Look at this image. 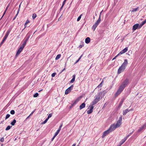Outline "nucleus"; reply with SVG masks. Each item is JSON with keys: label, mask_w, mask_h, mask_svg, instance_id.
Segmentation results:
<instances>
[{"label": "nucleus", "mask_w": 146, "mask_h": 146, "mask_svg": "<svg viewBox=\"0 0 146 146\" xmlns=\"http://www.w3.org/2000/svg\"><path fill=\"white\" fill-rule=\"evenodd\" d=\"M125 68L124 66H121L119 68L118 71H117V74H120L122 72H123L124 70L125 69Z\"/></svg>", "instance_id": "obj_5"}, {"label": "nucleus", "mask_w": 146, "mask_h": 146, "mask_svg": "<svg viewBox=\"0 0 146 146\" xmlns=\"http://www.w3.org/2000/svg\"><path fill=\"white\" fill-rule=\"evenodd\" d=\"M38 93H36L34 95L33 97H36L38 96Z\"/></svg>", "instance_id": "obj_40"}, {"label": "nucleus", "mask_w": 146, "mask_h": 146, "mask_svg": "<svg viewBox=\"0 0 146 146\" xmlns=\"http://www.w3.org/2000/svg\"><path fill=\"white\" fill-rule=\"evenodd\" d=\"M65 68H64V69H63L61 71V72H62L63 71H64V70H65Z\"/></svg>", "instance_id": "obj_62"}, {"label": "nucleus", "mask_w": 146, "mask_h": 146, "mask_svg": "<svg viewBox=\"0 0 146 146\" xmlns=\"http://www.w3.org/2000/svg\"><path fill=\"white\" fill-rule=\"evenodd\" d=\"M59 132V131H57L54 134L55 136H56L58 134Z\"/></svg>", "instance_id": "obj_45"}, {"label": "nucleus", "mask_w": 146, "mask_h": 146, "mask_svg": "<svg viewBox=\"0 0 146 146\" xmlns=\"http://www.w3.org/2000/svg\"><path fill=\"white\" fill-rule=\"evenodd\" d=\"M16 120L15 119H14V120H13V121L11 122V124L12 126H13L15 125V123H16Z\"/></svg>", "instance_id": "obj_21"}, {"label": "nucleus", "mask_w": 146, "mask_h": 146, "mask_svg": "<svg viewBox=\"0 0 146 146\" xmlns=\"http://www.w3.org/2000/svg\"><path fill=\"white\" fill-rule=\"evenodd\" d=\"M85 104L84 103H82L80 106V110H81L85 107Z\"/></svg>", "instance_id": "obj_17"}, {"label": "nucleus", "mask_w": 146, "mask_h": 146, "mask_svg": "<svg viewBox=\"0 0 146 146\" xmlns=\"http://www.w3.org/2000/svg\"><path fill=\"white\" fill-rule=\"evenodd\" d=\"M129 79L126 78L121 83L119 86L124 89L126 86L129 84Z\"/></svg>", "instance_id": "obj_2"}, {"label": "nucleus", "mask_w": 146, "mask_h": 146, "mask_svg": "<svg viewBox=\"0 0 146 146\" xmlns=\"http://www.w3.org/2000/svg\"><path fill=\"white\" fill-rule=\"evenodd\" d=\"M68 88V89H69V90H70V91H71V90H72V88H71V87H70H70H69Z\"/></svg>", "instance_id": "obj_57"}, {"label": "nucleus", "mask_w": 146, "mask_h": 146, "mask_svg": "<svg viewBox=\"0 0 146 146\" xmlns=\"http://www.w3.org/2000/svg\"><path fill=\"white\" fill-rule=\"evenodd\" d=\"M90 41V38L89 37H87L85 39V43L87 44H88L89 43Z\"/></svg>", "instance_id": "obj_14"}, {"label": "nucleus", "mask_w": 146, "mask_h": 146, "mask_svg": "<svg viewBox=\"0 0 146 146\" xmlns=\"http://www.w3.org/2000/svg\"><path fill=\"white\" fill-rule=\"evenodd\" d=\"M131 110H129L128 109H126L125 110H124L123 111V115H125L129 111H130Z\"/></svg>", "instance_id": "obj_13"}, {"label": "nucleus", "mask_w": 146, "mask_h": 146, "mask_svg": "<svg viewBox=\"0 0 146 146\" xmlns=\"http://www.w3.org/2000/svg\"><path fill=\"white\" fill-rule=\"evenodd\" d=\"M128 50V47H126L123 50V52L125 53Z\"/></svg>", "instance_id": "obj_31"}, {"label": "nucleus", "mask_w": 146, "mask_h": 146, "mask_svg": "<svg viewBox=\"0 0 146 146\" xmlns=\"http://www.w3.org/2000/svg\"><path fill=\"white\" fill-rule=\"evenodd\" d=\"M82 55L80 56V57H79V59L76 61V62H75V64H76V63H77L79 61V60H80L81 58L82 57Z\"/></svg>", "instance_id": "obj_37"}, {"label": "nucleus", "mask_w": 146, "mask_h": 146, "mask_svg": "<svg viewBox=\"0 0 146 146\" xmlns=\"http://www.w3.org/2000/svg\"><path fill=\"white\" fill-rule=\"evenodd\" d=\"M29 22H30V21H29V20H27V21H26V23H25V25H24L25 28H26V27H27V24L29 23Z\"/></svg>", "instance_id": "obj_23"}, {"label": "nucleus", "mask_w": 146, "mask_h": 146, "mask_svg": "<svg viewBox=\"0 0 146 146\" xmlns=\"http://www.w3.org/2000/svg\"><path fill=\"white\" fill-rule=\"evenodd\" d=\"M144 25L142 23L141 24H140V25H139V27H138V29H140L141 27L143 25Z\"/></svg>", "instance_id": "obj_41"}, {"label": "nucleus", "mask_w": 146, "mask_h": 146, "mask_svg": "<svg viewBox=\"0 0 146 146\" xmlns=\"http://www.w3.org/2000/svg\"><path fill=\"white\" fill-rule=\"evenodd\" d=\"M12 126H10V125H8L6 128L5 130L7 131L10 129L11 127Z\"/></svg>", "instance_id": "obj_28"}, {"label": "nucleus", "mask_w": 146, "mask_h": 146, "mask_svg": "<svg viewBox=\"0 0 146 146\" xmlns=\"http://www.w3.org/2000/svg\"><path fill=\"white\" fill-rule=\"evenodd\" d=\"M102 92V94L103 93H104V94H106L107 93V92L105 90L103 91V92Z\"/></svg>", "instance_id": "obj_53"}, {"label": "nucleus", "mask_w": 146, "mask_h": 146, "mask_svg": "<svg viewBox=\"0 0 146 146\" xmlns=\"http://www.w3.org/2000/svg\"><path fill=\"white\" fill-rule=\"evenodd\" d=\"M146 23V19L144 21H143L142 22V23L144 25V24H145Z\"/></svg>", "instance_id": "obj_49"}, {"label": "nucleus", "mask_w": 146, "mask_h": 146, "mask_svg": "<svg viewBox=\"0 0 146 146\" xmlns=\"http://www.w3.org/2000/svg\"><path fill=\"white\" fill-rule=\"evenodd\" d=\"M102 13V12H101L99 17L98 18V20L96 22L94 23V24L93 25L92 27V29L94 31L96 29V28L98 25V24L100 23V21H101V19L100 17L101 14Z\"/></svg>", "instance_id": "obj_3"}, {"label": "nucleus", "mask_w": 146, "mask_h": 146, "mask_svg": "<svg viewBox=\"0 0 146 146\" xmlns=\"http://www.w3.org/2000/svg\"><path fill=\"white\" fill-rule=\"evenodd\" d=\"M82 14H81L78 18L77 19V21H78L80 20L81 19L82 16Z\"/></svg>", "instance_id": "obj_34"}, {"label": "nucleus", "mask_w": 146, "mask_h": 146, "mask_svg": "<svg viewBox=\"0 0 146 146\" xmlns=\"http://www.w3.org/2000/svg\"><path fill=\"white\" fill-rule=\"evenodd\" d=\"M35 111V110H34V111H33L31 113V114L29 116H31V115H32L33 113H34V111Z\"/></svg>", "instance_id": "obj_56"}, {"label": "nucleus", "mask_w": 146, "mask_h": 146, "mask_svg": "<svg viewBox=\"0 0 146 146\" xmlns=\"http://www.w3.org/2000/svg\"><path fill=\"white\" fill-rule=\"evenodd\" d=\"M17 16V15L16 14L15 15V17H14V18H13V20H14L16 18Z\"/></svg>", "instance_id": "obj_54"}, {"label": "nucleus", "mask_w": 146, "mask_h": 146, "mask_svg": "<svg viewBox=\"0 0 146 146\" xmlns=\"http://www.w3.org/2000/svg\"><path fill=\"white\" fill-rule=\"evenodd\" d=\"M0 140L2 142H3L4 141V138L3 137H2V138H1Z\"/></svg>", "instance_id": "obj_46"}, {"label": "nucleus", "mask_w": 146, "mask_h": 146, "mask_svg": "<svg viewBox=\"0 0 146 146\" xmlns=\"http://www.w3.org/2000/svg\"><path fill=\"white\" fill-rule=\"evenodd\" d=\"M23 48H24L23 47L21 46L17 51L16 54V56L19 55L22 51Z\"/></svg>", "instance_id": "obj_9"}, {"label": "nucleus", "mask_w": 146, "mask_h": 146, "mask_svg": "<svg viewBox=\"0 0 146 146\" xmlns=\"http://www.w3.org/2000/svg\"><path fill=\"white\" fill-rule=\"evenodd\" d=\"M36 14L35 13H34L33 15V16H32L33 19H35L36 18Z\"/></svg>", "instance_id": "obj_32"}, {"label": "nucleus", "mask_w": 146, "mask_h": 146, "mask_svg": "<svg viewBox=\"0 0 146 146\" xmlns=\"http://www.w3.org/2000/svg\"><path fill=\"white\" fill-rule=\"evenodd\" d=\"M130 136V135L129 134L128 135H127L126 137H125V138H126V139H127L128 137H129V136Z\"/></svg>", "instance_id": "obj_59"}, {"label": "nucleus", "mask_w": 146, "mask_h": 146, "mask_svg": "<svg viewBox=\"0 0 146 146\" xmlns=\"http://www.w3.org/2000/svg\"><path fill=\"white\" fill-rule=\"evenodd\" d=\"M139 24L137 23L136 24L134 25L133 26V29L134 30H136L137 28L138 29V27H139Z\"/></svg>", "instance_id": "obj_12"}, {"label": "nucleus", "mask_w": 146, "mask_h": 146, "mask_svg": "<svg viewBox=\"0 0 146 146\" xmlns=\"http://www.w3.org/2000/svg\"><path fill=\"white\" fill-rule=\"evenodd\" d=\"M139 8V7H137V8H135V9H133L132 11H131V12H136V11H137V9Z\"/></svg>", "instance_id": "obj_29"}, {"label": "nucleus", "mask_w": 146, "mask_h": 146, "mask_svg": "<svg viewBox=\"0 0 146 146\" xmlns=\"http://www.w3.org/2000/svg\"><path fill=\"white\" fill-rule=\"evenodd\" d=\"M48 120V119L47 118L42 123V124H45L47 121Z\"/></svg>", "instance_id": "obj_35"}, {"label": "nucleus", "mask_w": 146, "mask_h": 146, "mask_svg": "<svg viewBox=\"0 0 146 146\" xmlns=\"http://www.w3.org/2000/svg\"><path fill=\"white\" fill-rule=\"evenodd\" d=\"M127 64L128 62L127 60V59H125L124 60V62L122 64L121 66H122L123 67L124 66L125 67V68L127 66Z\"/></svg>", "instance_id": "obj_10"}, {"label": "nucleus", "mask_w": 146, "mask_h": 146, "mask_svg": "<svg viewBox=\"0 0 146 146\" xmlns=\"http://www.w3.org/2000/svg\"><path fill=\"white\" fill-rule=\"evenodd\" d=\"M11 29H9L7 31L6 34L5 35V37L6 38H7L8 37L9 34L10 33V32H11Z\"/></svg>", "instance_id": "obj_15"}, {"label": "nucleus", "mask_w": 146, "mask_h": 146, "mask_svg": "<svg viewBox=\"0 0 146 146\" xmlns=\"http://www.w3.org/2000/svg\"><path fill=\"white\" fill-rule=\"evenodd\" d=\"M124 89L120 87H119V89L115 94V97L118 96L123 91Z\"/></svg>", "instance_id": "obj_4"}, {"label": "nucleus", "mask_w": 146, "mask_h": 146, "mask_svg": "<svg viewBox=\"0 0 146 146\" xmlns=\"http://www.w3.org/2000/svg\"><path fill=\"white\" fill-rule=\"evenodd\" d=\"M76 145V144L75 143L72 146H75Z\"/></svg>", "instance_id": "obj_64"}, {"label": "nucleus", "mask_w": 146, "mask_h": 146, "mask_svg": "<svg viewBox=\"0 0 146 146\" xmlns=\"http://www.w3.org/2000/svg\"><path fill=\"white\" fill-rule=\"evenodd\" d=\"M10 116V115L9 114H7L6 116L5 119H6L9 118Z\"/></svg>", "instance_id": "obj_39"}, {"label": "nucleus", "mask_w": 146, "mask_h": 146, "mask_svg": "<svg viewBox=\"0 0 146 146\" xmlns=\"http://www.w3.org/2000/svg\"><path fill=\"white\" fill-rule=\"evenodd\" d=\"M10 5V4H9L7 6V7H6V9H5V10L3 14V16H2V17H1V19L3 17V16H4V15H5V14L7 9H8V7H9V6Z\"/></svg>", "instance_id": "obj_20"}, {"label": "nucleus", "mask_w": 146, "mask_h": 146, "mask_svg": "<svg viewBox=\"0 0 146 146\" xmlns=\"http://www.w3.org/2000/svg\"><path fill=\"white\" fill-rule=\"evenodd\" d=\"M66 0H64L62 3V5H64Z\"/></svg>", "instance_id": "obj_51"}, {"label": "nucleus", "mask_w": 146, "mask_h": 146, "mask_svg": "<svg viewBox=\"0 0 146 146\" xmlns=\"http://www.w3.org/2000/svg\"><path fill=\"white\" fill-rule=\"evenodd\" d=\"M117 127L115 125V124H113L111 125L110 127L108 129L111 132L112 131L114 130Z\"/></svg>", "instance_id": "obj_6"}, {"label": "nucleus", "mask_w": 146, "mask_h": 146, "mask_svg": "<svg viewBox=\"0 0 146 146\" xmlns=\"http://www.w3.org/2000/svg\"><path fill=\"white\" fill-rule=\"evenodd\" d=\"M102 94V92H99L98 93V94L95 96V98L92 102V105H94L98 103L100 100L102 98L101 96Z\"/></svg>", "instance_id": "obj_1"}, {"label": "nucleus", "mask_w": 146, "mask_h": 146, "mask_svg": "<svg viewBox=\"0 0 146 146\" xmlns=\"http://www.w3.org/2000/svg\"><path fill=\"white\" fill-rule=\"evenodd\" d=\"M126 140V138H124V139L121 140V141L123 143H124Z\"/></svg>", "instance_id": "obj_38"}, {"label": "nucleus", "mask_w": 146, "mask_h": 146, "mask_svg": "<svg viewBox=\"0 0 146 146\" xmlns=\"http://www.w3.org/2000/svg\"><path fill=\"white\" fill-rule=\"evenodd\" d=\"M6 39H7V38L4 36L2 41V42H1V45H2L3 43L5 41V40Z\"/></svg>", "instance_id": "obj_26"}, {"label": "nucleus", "mask_w": 146, "mask_h": 146, "mask_svg": "<svg viewBox=\"0 0 146 146\" xmlns=\"http://www.w3.org/2000/svg\"><path fill=\"white\" fill-rule=\"evenodd\" d=\"M122 120V116L121 115L120 117H119V119L118 121L121 122Z\"/></svg>", "instance_id": "obj_42"}, {"label": "nucleus", "mask_w": 146, "mask_h": 146, "mask_svg": "<svg viewBox=\"0 0 146 146\" xmlns=\"http://www.w3.org/2000/svg\"><path fill=\"white\" fill-rule=\"evenodd\" d=\"M110 132H111L108 129L107 130L104 131L103 132V135L102 136V138H104Z\"/></svg>", "instance_id": "obj_7"}, {"label": "nucleus", "mask_w": 146, "mask_h": 146, "mask_svg": "<svg viewBox=\"0 0 146 146\" xmlns=\"http://www.w3.org/2000/svg\"><path fill=\"white\" fill-rule=\"evenodd\" d=\"M20 5H21V4L19 6V9H18V11H17V14H16L17 15H18L19 12V10H20Z\"/></svg>", "instance_id": "obj_47"}, {"label": "nucleus", "mask_w": 146, "mask_h": 146, "mask_svg": "<svg viewBox=\"0 0 146 146\" xmlns=\"http://www.w3.org/2000/svg\"><path fill=\"white\" fill-rule=\"evenodd\" d=\"M84 46V44H82V45H80L79 46V47L80 48H81L82 47V46Z\"/></svg>", "instance_id": "obj_48"}, {"label": "nucleus", "mask_w": 146, "mask_h": 146, "mask_svg": "<svg viewBox=\"0 0 146 146\" xmlns=\"http://www.w3.org/2000/svg\"><path fill=\"white\" fill-rule=\"evenodd\" d=\"M130 136V135L129 134L128 135H127L126 137H125V138H126V139H127L128 137H129V136Z\"/></svg>", "instance_id": "obj_58"}, {"label": "nucleus", "mask_w": 146, "mask_h": 146, "mask_svg": "<svg viewBox=\"0 0 146 146\" xmlns=\"http://www.w3.org/2000/svg\"><path fill=\"white\" fill-rule=\"evenodd\" d=\"M62 125H63L62 123V124H61V125H60V127H59V128H60V129H61V127H62Z\"/></svg>", "instance_id": "obj_55"}, {"label": "nucleus", "mask_w": 146, "mask_h": 146, "mask_svg": "<svg viewBox=\"0 0 146 146\" xmlns=\"http://www.w3.org/2000/svg\"><path fill=\"white\" fill-rule=\"evenodd\" d=\"M52 113L49 114L47 118L48 119L50 117H52Z\"/></svg>", "instance_id": "obj_43"}, {"label": "nucleus", "mask_w": 146, "mask_h": 146, "mask_svg": "<svg viewBox=\"0 0 146 146\" xmlns=\"http://www.w3.org/2000/svg\"><path fill=\"white\" fill-rule=\"evenodd\" d=\"M121 122L117 121L116 124L115 125L117 127H119L121 125Z\"/></svg>", "instance_id": "obj_16"}, {"label": "nucleus", "mask_w": 146, "mask_h": 146, "mask_svg": "<svg viewBox=\"0 0 146 146\" xmlns=\"http://www.w3.org/2000/svg\"><path fill=\"white\" fill-rule=\"evenodd\" d=\"M124 101V99H123L121 100V101L119 103V106L118 107V108H117L118 109H119L120 108V107L122 106V104Z\"/></svg>", "instance_id": "obj_18"}, {"label": "nucleus", "mask_w": 146, "mask_h": 146, "mask_svg": "<svg viewBox=\"0 0 146 146\" xmlns=\"http://www.w3.org/2000/svg\"><path fill=\"white\" fill-rule=\"evenodd\" d=\"M56 136H55V135H54V136L51 139V141H52Z\"/></svg>", "instance_id": "obj_52"}, {"label": "nucleus", "mask_w": 146, "mask_h": 146, "mask_svg": "<svg viewBox=\"0 0 146 146\" xmlns=\"http://www.w3.org/2000/svg\"><path fill=\"white\" fill-rule=\"evenodd\" d=\"M10 113L12 115H13L15 113V111L13 110H12L10 111Z\"/></svg>", "instance_id": "obj_36"}, {"label": "nucleus", "mask_w": 146, "mask_h": 146, "mask_svg": "<svg viewBox=\"0 0 146 146\" xmlns=\"http://www.w3.org/2000/svg\"><path fill=\"white\" fill-rule=\"evenodd\" d=\"M27 42V41L25 40L23 44L21 46L23 47L24 48Z\"/></svg>", "instance_id": "obj_27"}, {"label": "nucleus", "mask_w": 146, "mask_h": 146, "mask_svg": "<svg viewBox=\"0 0 146 146\" xmlns=\"http://www.w3.org/2000/svg\"><path fill=\"white\" fill-rule=\"evenodd\" d=\"M94 107L92 106L89 110L87 111V113L88 114H90L92 113L93 112V110L94 108Z\"/></svg>", "instance_id": "obj_11"}, {"label": "nucleus", "mask_w": 146, "mask_h": 146, "mask_svg": "<svg viewBox=\"0 0 146 146\" xmlns=\"http://www.w3.org/2000/svg\"><path fill=\"white\" fill-rule=\"evenodd\" d=\"M71 91L69 90L68 88L65 91V94H67L69 93Z\"/></svg>", "instance_id": "obj_22"}, {"label": "nucleus", "mask_w": 146, "mask_h": 146, "mask_svg": "<svg viewBox=\"0 0 146 146\" xmlns=\"http://www.w3.org/2000/svg\"><path fill=\"white\" fill-rule=\"evenodd\" d=\"M64 6V5H63L62 4V6H61V7H60V9H62V7H63V6Z\"/></svg>", "instance_id": "obj_61"}, {"label": "nucleus", "mask_w": 146, "mask_h": 146, "mask_svg": "<svg viewBox=\"0 0 146 146\" xmlns=\"http://www.w3.org/2000/svg\"><path fill=\"white\" fill-rule=\"evenodd\" d=\"M75 76H76L75 74L73 75L72 78L70 81V83H73L75 81Z\"/></svg>", "instance_id": "obj_19"}, {"label": "nucleus", "mask_w": 146, "mask_h": 146, "mask_svg": "<svg viewBox=\"0 0 146 146\" xmlns=\"http://www.w3.org/2000/svg\"><path fill=\"white\" fill-rule=\"evenodd\" d=\"M29 37H28L27 38V39L26 40H25L27 41H28V39H29Z\"/></svg>", "instance_id": "obj_60"}, {"label": "nucleus", "mask_w": 146, "mask_h": 146, "mask_svg": "<svg viewBox=\"0 0 146 146\" xmlns=\"http://www.w3.org/2000/svg\"><path fill=\"white\" fill-rule=\"evenodd\" d=\"M124 53L123 52V50L121 51L118 54V55L119 56L121 54Z\"/></svg>", "instance_id": "obj_33"}, {"label": "nucleus", "mask_w": 146, "mask_h": 146, "mask_svg": "<svg viewBox=\"0 0 146 146\" xmlns=\"http://www.w3.org/2000/svg\"><path fill=\"white\" fill-rule=\"evenodd\" d=\"M146 128V124L145 123L141 127H140V128L138 130L137 132H140L141 131H143L144 129H145Z\"/></svg>", "instance_id": "obj_8"}, {"label": "nucleus", "mask_w": 146, "mask_h": 146, "mask_svg": "<svg viewBox=\"0 0 146 146\" xmlns=\"http://www.w3.org/2000/svg\"><path fill=\"white\" fill-rule=\"evenodd\" d=\"M119 56L118 55V54H117L116 56H115L113 58V59L112 60H114V59H115L116 58V57L118 56Z\"/></svg>", "instance_id": "obj_50"}, {"label": "nucleus", "mask_w": 146, "mask_h": 146, "mask_svg": "<svg viewBox=\"0 0 146 146\" xmlns=\"http://www.w3.org/2000/svg\"><path fill=\"white\" fill-rule=\"evenodd\" d=\"M61 56V55L60 54H59L57 55V56H56V58H55V60H57L58 59H59Z\"/></svg>", "instance_id": "obj_24"}, {"label": "nucleus", "mask_w": 146, "mask_h": 146, "mask_svg": "<svg viewBox=\"0 0 146 146\" xmlns=\"http://www.w3.org/2000/svg\"><path fill=\"white\" fill-rule=\"evenodd\" d=\"M74 87V85H71V86H70V87L71 88H73V87Z\"/></svg>", "instance_id": "obj_63"}, {"label": "nucleus", "mask_w": 146, "mask_h": 146, "mask_svg": "<svg viewBox=\"0 0 146 146\" xmlns=\"http://www.w3.org/2000/svg\"><path fill=\"white\" fill-rule=\"evenodd\" d=\"M79 101V100L78 99H77L72 104L73 106H74L75 104H76V103H77L78 101Z\"/></svg>", "instance_id": "obj_25"}, {"label": "nucleus", "mask_w": 146, "mask_h": 146, "mask_svg": "<svg viewBox=\"0 0 146 146\" xmlns=\"http://www.w3.org/2000/svg\"><path fill=\"white\" fill-rule=\"evenodd\" d=\"M104 82V80H103L102 82L100 83V84L98 86V87H101L102 86V84Z\"/></svg>", "instance_id": "obj_30"}, {"label": "nucleus", "mask_w": 146, "mask_h": 146, "mask_svg": "<svg viewBox=\"0 0 146 146\" xmlns=\"http://www.w3.org/2000/svg\"><path fill=\"white\" fill-rule=\"evenodd\" d=\"M56 73H53L52 75H51V76L52 77H54L55 76V75H56Z\"/></svg>", "instance_id": "obj_44"}]
</instances>
